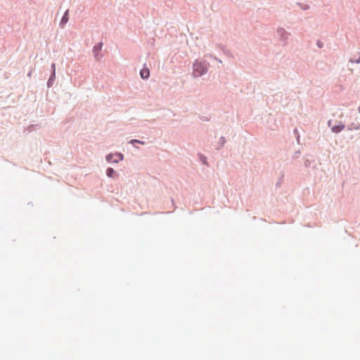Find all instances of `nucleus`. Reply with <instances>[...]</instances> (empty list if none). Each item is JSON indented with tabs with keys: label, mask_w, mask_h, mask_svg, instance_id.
I'll list each match as a JSON object with an SVG mask.
<instances>
[{
	"label": "nucleus",
	"mask_w": 360,
	"mask_h": 360,
	"mask_svg": "<svg viewBox=\"0 0 360 360\" xmlns=\"http://www.w3.org/2000/svg\"><path fill=\"white\" fill-rule=\"evenodd\" d=\"M343 129H344V125L341 124L339 126L333 127L332 130L335 133H338V132L342 131Z\"/></svg>",
	"instance_id": "obj_5"
},
{
	"label": "nucleus",
	"mask_w": 360,
	"mask_h": 360,
	"mask_svg": "<svg viewBox=\"0 0 360 360\" xmlns=\"http://www.w3.org/2000/svg\"><path fill=\"white\" fill-rule=\"evenodd\" d=\"M123 156L121 153H117V154H109L107 156V161L108 162H117L122 160Z\"/></svg>",
	"instance_id": "obj_2"
},
{
	"label": "nucleus",
	"mask_w": 360,
	"mask_h": 360,
	"mask_svg": "<svg viewBox=\"0 0 360 360\" xmlns=\"http://www.w3.org/2000/svg\"><path fill=\"white\" fill-rule=\"evenodd\" d=\"M102 43H99L98 44H97L96 46H95L94 47V52L95 54H98V53H99L102 49Z\"/></svg>",
	"instance_id": "obj_6"
},
{
	"label": "nucleus",
	"mask_w": 360,
	"mask_h": 360,
	"mask_svg": "<svg viewBox=\"0 0 360 360\" xmlns=\"http://www.w3.org/2000/svg\"><path fill=\"white\" fill-rule=\"evenodd\" d=\"M68 20H69L68 11H67L65 12V15H63V17H62V19H61V21H60V25L62 27L64 26L65 24L68 23Z\"/></svg>",
	"instance_id": "obj_4"
},
{
	"label": "nucleus",
	"mask_w": 360,
	"mask_h": 360,
	"mask_svg": "<svg viewBox=\"0 0 360 360\" xmlns=\"http://www.w3.org/2000/svg\"><path fill=\"white\" fill-rule=\"evenodd\" d=\"M207 71V65L205 62L196 60L193 63V75L195 77H201Z\"/></svg>",
	"instance_id": "obj_1"
},
{
	"label": "nucleus",
	"mask_w": 360,
	"mask_h": 360,
	"mask_svg": "<svg viewBox=\"0 0 360 360\" xmlns=\"http://www.w3.org/2000/svg\"><path fill=\"white\" fill-rule=\"evenodd\" d=\"M135 142H136V143H142V144H143V143H142V142H141L140 141H138V140H136V139H133V140H131V141H130V143H135Z\"/></svg>",
	"instance_id": "obj_8"
},
{
	"label": "nucleus",
	"mask_w": 360,
	"mask_h": 360,
	"mask_svg": "<svg viewBox=\"0 0 360 360\" xmlns=\"http://www.w3.org/2000/svg\"><path fill=\"white\" fill-rule=\"evenodd\" d=\"M52 68L54 70V68H55V64L54 63L52 65Z\"/></svg>",
	"instance_id": "obj_9"
},
{
	"label": "nucleus",
	"mask_w": 360,
	"mask_h": 360,
	"mask_svg": "<svg viewBox=\"0 0 360 360\" xmlns=\"http://www.w3.org/2000/svg\"><path fill=\"white\" fill-rule=\"evenodd\" d=\"M113 172H114V170L111 167H109L107 169V175L110 177H112V174H113Z\"/></svg>",
	"instance_id": "obj_7"
},
{
	"label": "nucleus",
	"mask_w": 360,
	"mask_h": 360,
	"mask_svg": "<svg viewBox=\"0 0 360 360\" xmlns=\"http://www.w3.org/2000/svg\"><path fill=\"white\" fill-rule=\"evenodd\" d=\"M140 74H141V77L143 79L148 78L150 77V70L146 68H144L143 69H142L141 70Z\"/></svg>",
	"instance_id": "obj_3"
},
{
	"label": "nucleus",
	"mask_w": 360,
	"mask_h": 360,
	"mask_svg": "<svg viewBox=\"0 0 360 360\" xmlns=\"http://www.w3.org/2000/svg\"><path fill=\"white\" fill-rule=\"evenodd\" d=\"M357 63H359L360 62V57H359V59L356 60Z\"/></svg>",
	"instance_id": "obj_10"
}]
</instances>
